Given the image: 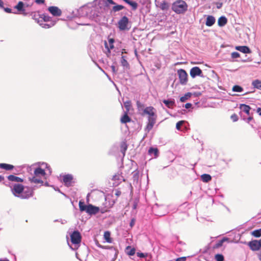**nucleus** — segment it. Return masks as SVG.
I'll return each instance as SVG.
<instances>
[{
    "label": "nucleus",
    "instance_id": "f257e3e1",
    "mask_svg": "<svg viewBox=\"0 0 261 261\" xmlns=\"http://www.w3.org/2000/svg\"><path fill=\"white\" fill-rule=\"evenodd\" d=\"M188 5L183 0H177L172 6V10L177 14L184 13L188 10Z\"/></svg>",
    "mask_w": 261,
    "mask_h": 261
},
{
    "label": "nucleus",
    "instance_id": "f03ea898",
    "mask_svg": "<svg viewBox=\"0 0 261 261\" xmlns=\"http://www.w3.org/2000/svg\"><path fill=\"white\" fill-rule=\"evenodd\" d=\"M13 194L16 197H20L21 194L24 190V187L20 184H15L10 186Z\"/></svg>",
    "mask_w": 261,
    "mask_h": 261
},
{
    "label": "nucleus",
    "instance_id": "7ed1b4c3",
    "mask_svg": "<svg viewBox=\"0 0 261 261\" xmlns=\"http://www.w3.org/2000/svg\"><path fill=\"white\" fill-rule=\"evenodd\" d=\"M177 74L179 76V82L181 85H186L188 82V74L187 72L182 69L177 70Z\"/></svg>",
    "mask_w": 261,
    "mask_h": 261
},
{
    "label": "nucleus",
    "instance_id": "20e7f679",
    "mask_svg": "<svg viewBox=\"0 0 261 261\" xmlns=\"http://www.w3.org/2000/svg\"><path fill=\"white\" fill-rule=\"evenodd\" d=\"M71 241L73 244H79L81 242V235L78 231H74L70 236Z\"/></svg>",
    "mask_w": 261,
    "mask_h": 261
},
{
    "label": "nucleus",
    "instance_id": "39448f33",
    "mask_svg": "<svg viewBox=\"0 0 261 261\" xmlns=\"http://www.w3.org/2000/svg\"><path fill=\"white\" fill-rule=\"evenodd\" d=\"M33 190L31 188L26 187L21 194L19 197L22 199H28L33 196Z\"/></svg>",
    "mask_w": 261,
    "mask_h": 261
},
{
    "label": "nucleus",
    "instance_id": "423d86ee",
    "mask_svg": "<svg viewBox=\"0 0 261 261\" xmlns=\"http://www.w3.org/2000/svg\"><path fill=\"white\" fill-rule=\"evenodd\" d=\"M155 112V109L153 107H147L143 110V113L142 115H148V118H150L151 117L156 118Z\"/></svg>",
    "mask_w": 261,
    "mask_h": 261
},
{
    "label": "nucleus",
    "instance_id": "0eeeda50",
    "mask_svg": "<svg viewBox=\"0 0 261 261\" xmlns=\"http://www.w3.org/2000/svg\"><path fill=\"white\" fill-rule=\"evenodd\" d=\"M116 201L115 200L113 199H110L109 197H107L106 199V206H105V209H102L101 211V213H104L107 212L109 211V210L112 208L114 204L115 203Z\"/></svg>",
    "mask_w": 261,
    "mask_h": 261
},
{
    "label": "nucleus",
    "instance_id": "6e6552de",
    "mask_svg": "<svg viewBox=\"0 0 261 261\" xmlns=\"http://www.w3.org/2000/svg\"><path fill=\"white\" fill-rule=\"evenodd\" d=\"M128 23V18L124 16L118 21V27L120 30H125L128 29L127 28V25Z\"/></svg>",
    "mask_w": 261,
    "mask_h": 261
},
{
    "label": "nucleus",
    "instance_id": "1a4fd4ad",
    "mask_svg": "<svg viewBox=\"0 0 261 261\" xmlns=\"http://www.w3.org/2000/svg\"><path fill=\"white\" fill-rule=\"evenodd\" d=\"M190 74L192 78H195L196 76L202 77V71L198 67H194L192 68L190 71Z\"/></svg>",
    "mask_w": 261,
    "mask_h": 261
},
{
    "label": "nucleus",
    "instance_id": "9d476101",
    "mask_svg": "<svg viewBox=\"0 0 261 261\" xmlns=\"http://www.w3.org/2000/svg\"><path fill=\"white\" fill-rule=\"evenodd\" d=\"M251 250L252 251H257L259 250L260 248V240H253L250 241L248 244Z\"/></svg>",
    "mask_w": 261,
    "mask_h": 261
},
{
    "label": "nucleus",
    "instance_id": "9b49d317",
    "mask_svg": "<svg viewBox=\"0 0 261 261\" xmlns=\"http://www.w3.org/2000/svg\"><path fill=\"white\" fill-rule=\"evenodd\" d=\"M48 10L54 16H60L62 14V11L56 6L49 7Z\"/></svg>",
    "mask_w": 261,
    "mask_h": 261
},
{
    "label": "nucleus",
    "instance_id": "f8f14e48",
    "mask_svg": "<svg viewBox=\"0 0 261 261\" xmlns=\"http://www.w3.org/2000/svg\"><path fill=\"white\" fill-rule=\"evenodd\" d=\"M86 213L89 215H95L98 213L99 211V208L98 207L94 206L92 204L88 205L87 207Z\"/></svg>",
    "mask_w": 261,
    "mask_h": 261
},
{
    "label": "nucleus",
    "instance_id": "ddd939ff",
    "mask_svg": "<svg viewBox=\"0 0 261 261\" xmlns=\"http://www.w3.org/2000/svg\"><path fill=\"white\" fill-rule=\"evenodd\" d=\"M156 118L155 117H150L148 118V123L145 128V131L149 132L153 127Z\"/></svg>",
    "mask_w": 261,
    "mask_h": 261
},
{
    "label": "nucleus",
    "instance_id": "4468645a",
    "mask_svg": "<svg viewBox=\"0 0 261 261\" xmlns=\"http://www.w3.org/2000/svg\"><path fill=\"white\" fill-rule=\"evenodd\" d=\"M46 173L44 169L40 167L37 168L34 170V175L38 177H44Z\"/></svg>",
    "mask_w": 261,
    "mask_h": 261
},
{
    "label": "nucleus",
    "instance_id": "2eb2a0df",
    "mask_svg": "<svg viewBox=\"0 0 261 261\" xmlns=\"http://www.w3.org/2000/svg\"><path fill=\"white\" fill-rule=\"evenodd\" d=\"M73 177L72 175L69 174L65 175L63 177V180L65 185L67 186H70L71 185Z\"/></svg>",
    "mask_w": 261,
    "mask_h": 261
},
{
    "label": "nucleus",
    "instance_id": "dca6fc26",
    "mask_svg": "<svg viewBox=\"0 0 261 261\" xmlns=\"http://www.w3.org/2000/svg\"><path fill=\"white\" fill-rule=\"evenodd\" d=\"M236 49L245 54H250L251 52L250 48L246 46H238L236 47Z\"/></svg>",
    "mask_w": 261,
    "mask_h": 261
},
{
    "label": "nucleus",
    "instance_id": "f3484780",
    "mask_svg": "<svg viewBox=\"0 0 261 261\" xmlns=\"http://www.w3.org/2000/svg\"><path fill=\"white\" fill-rule=\"evenodd\" d=\"M9 180L11 181H15L17 182H22L23 181V179L19 177L16 176L14 175H10L7 177Z\"/></svg>",
    "mask_w": 261,
    "mask_h": 261
},
{
    "label": "nucleus",
    "instance_id": "a211bd4d",
    "mask_svg": "<svg viewBox=\"0 0 261 261\" xmlns=\"http://www.w3.org/2000/svg\"><path fill=\"white\" fill-rule=\"evenodd\" d=\"M0 168L3 169L6 171H11L14 168V166L11 164L0 163Z\"/></svg>",
    "mask_w": 261,
    "mask_h": 261
},
{
    "label": "nucleus",
    "instance_id": "6ab92c4d",
    "mask_svg": "<svg viewBox=\"0 0 261 261\" xmlns=\"http://www.w3.org/2000/svg\"><path fill=\"white\" fill-rule=\"evenodd\" d=\"M14 8L17 9L18 12L24 13L25 9L24 8V3L22 2H19L17 5L14 7Z\"/></svg>",
    "mask_w": 261,
    "mask_h": 261
},
{
    "label": "nucleus",
    "instance_id": "aec40b11",
    "mask_svg": "<svg viewBox=\"0 0 261 261\" xmlns=\"http://www.w3.org/2000/svg\"><path fill=\"white\" fill-rule=\"evenodd\" d=\"M215 22V19L213 16H208L206 18L205 24L208 27L213 25Z\"/></svg>",
    "mask_w": 261,
    "mask_h": 261
},
{
    "label": "nucleus",
    "instance_id": "412c9836",
    "mask_svg": "<svg viewBox=\"0 0 261 261\" xmlns=\"http://www.w3.org/2000/svg\"><path fill=\"white\" fill-rule=\"evenodd\" d=\"M128 112H125L124 115L121 118L120 121L122 123H126L130 122L131 118L128 116Z\"/></svg>",
    "mask_w": 261,
    "mask_h": 261
},
{
    "label": "nucleus",
    "instance_id": "4be33fe9",
    "mask_svg": "<svg viewBox=\"0 0 261 261\" xmlns=\"http://www.w3.org/2000/svg\"><path fill=\"white\" fill-rule=\"evenodd\" d=\"M159 5V7L162 10H167L169 8V5L165 1H162Z\"/></svg>",
    "mask_w": 261,
    "mask_h": 261
},
{
    "label": "nucleus",
    "instance_id": "5701e85b",
    "mask_svg": "<svg viewBox=\"0 0 261 261\" xmlns=\"http://www.w3.org/2000/svg\"><path fill=\"white\" fill-rule=\"evenodd\" d=\"M227 22V18L224 16H221L220 17L218 21V25L220 27L224 26L225 25Z\"/></svg>",
    "mask_w": 261,
    "mask_h": 261
},
{
    "label": "nucleus",
    "instance_id": "b1692460",
    "mask_svg": "<svg viewBox=\"0 0 261 261\" xmlns=\"http://www.w3.org/2000/svg\"><path fill=\"white\" fill-rule=\"evenodd\" d=\"M201 179L203 182H208L212 179V177L210 174H203L201 176Z\"/></svg>",
    "mask_w": 261,
    "mask_h": 261
},
{
    "label": "nucleus",
    "instance_id": "393cba45",
    "mask_svg": "<svg viewBox=\"0 0 261 261\" xmlns=\"http://www.w3.org/2000/svg\"><path fill=\"white\" fill-rule=\"evenodd\" d=\"M240 109L245 113H246L247 115L249 114V112L251 109L250 106L245 105L242 104L240 105Z\"/></svg>",
    "mask_w": 261,
    "mask_h": 261
},
{
    "label": "nucleus",
    "instance_id": "a878e982",
    "mask_svg": "<svg viewBox=\"0 0 261 261\" xmlns=\"http://www.w3.org/2000/svg\"><path fill=\"white\" fill-rule=\"evenodd\" d=\"M56 21H51L48 23H40V25L42 26V28L45 29H48L50 28L56 24Z\"/></svg>",
    "mask_w": 261,
    "mask_h": 261
},
{
    "label": "nucleus",
    "instance_id": "bb28decb",
    "mask_svg": "<svg viewBox=\"0 0 261 261\" xmlns=\"http://www.w3.org/2000/svg\"><path fill=\"white\" fill-rule=\"evenodd\" d=\"M30 181L31 182H33L35 184H42L43 183V181L41 179V177H38L35 176L30 178Z\"/></svg>",
    "mask_w": 261,
    "mask_h": 261
},
{
    "label": "nucleus",
    "instance_id": "cd10ccee",
    "mask_svg": "<svg viewBox=\"0 0 261 261\" xmlns=\"http://www.w3.org/2000/svg\"><path fill=\"white\" fill-rule=\"evenodd\" d=\"M104 238L105 240L108 243H112V239L111 238V233L109 231H105L103 235Z\"/></svg>",
    "mask_w": 261,
    "mask_h": 261
},
{
    "label": "nucleus",
    "instance_id": "c85d7f7f",
    "mask_svg": "<svg viewBox=\"0 0 261 261\" xmlns=\"http://www.w3.org/2000/svg\"><path fill=\"white\" fill-rule=\"evenodd\" d=\"M127 149V144L126 143V142H122L120 145V150H121V152L122 153L123 156L125 155V151H126Z\"/></svg>",
    "mask_w": 261,
    "mask_h": 261
},
{
    "label": "nucleus",
    "instance_id": "c756f323",
    "mask_svg": "<svg viewBox=\"0 0 261 261\" xmlns=\"http://www.w3.org/2000/svg\"><path fill=\"white\" fill-rule=\"evenodd\" d=\"M87 207L88 205H85L84 201L82 200L79 201V208L81 212H86Z\"/></svg>",
    "mask_w": 261,
    "mask_h": 261
},
{
    "label": "nucleus",
    "instance_id": "7c9ffc66",
    "mask_svg": "<svg viewBox=\"0 0 261 261\" xmlns=\"http://www.w3.org/2000/svg\"><path fill=\"white\" fill-rule=\"evenodd\" d=\"M252 85L254 88L261 90V81L258 80H254L252 82Z\"/></svg>",
    "mask_w": 261,
    "mask_h": 261
},
{
    "label": "nucleus",
    "instance_id": "2f4dec72",
    "mask_svg": "<svg viewBox=\"0 0 261 261\" xmlns=\"http://www.w3.org/2000/svg\"><path fill=\"white\" fill-rule=\"evenodd\" d=\"M163 103L169 108H171L174 105V101L170 100H164Z\"/></svg>",
    "mask_w": 261,
    "mask_h": 261
},
{
    "label": "nucleus",
    "instance_id": "473e14b6",
    "mask_svg": "<svg viewBox=\"0 0 261 261\" xmlns=\"http://www.w3.org/2000/svg\"><path fill=\"white\" fill-rule=\"evenodd\" d=\"M109 42L110 43V48L108 47L107 43L106 42H105V47L108 49V50L110 52V49H112L114 47V46L113 45L114 40L112 38H111L109 40Z\"/></svg>",
    "mask_w": 261,
    "mask_h": 261
},
{
    "label": "nucleus",
    "instance_id": "72a5a7b5",
    "mask_svg": "<svg viewBox=\"0 0 261 261\" xmlns=\"http://www.w3.org/2000/svg\"><path fill=\"white\" fill-rule=\"evenodd\" d=\"M251 234L256 238L261 237V228L253 230L251 232Z\"/></svg>",
    "mask_w": 261,
    "mask_h": 261
},
{
    "label": "nucleus",
    "instance_id": "f704fd0d",
    "mask_svg": "<svg viewBox=\"0 0 261 261\" xmlns=\"http://www.w3.org/2000/svg\"><path fill=\"white\" fill-rule=\"evenodd\" d=\"M126 3L128 4L129 5H130L132 7V8L134 10H135L137 9L138 4L136 2H132L129 0H127V1L126 2Z\"/></svg>",
    "mask_w": 261,
    "mask_h": 261
},
{
    "label": "nucleus",
    "instance_id": "c9c22d12",
    "mask_svg": "<svg viewBox=\"0 0 261 261\" xmlns=\"http://www.w3.org/2000/svg\"><path fill=\"white\" fill-rule=\"evenodd\" d=\"M113 180L118 181H121V180L125 181L123 176L119 174H115L114 175L113 177Z\"/></svg>",
    "mask_w": 261,
    "mask_h": 261
},
{
    "label": "nucleus",
    "instance_id": "e433bc0d",
    "mask_svg": "<svg viewBox=\"0 0 261 261\" xmlns=\"http://www.w3.org/2000/svg\"><path fill=\"white\" fill-rule=\"evenodd\" d=\"M192 95L191 93L188 92L186 93L184 96L181 97L180 98V100L181 102H185L186 100L188 99Z\"/></svg>",
    "mask_w": 261,
    "mask_h": 261
},
{
    "label": "nucleus",
    "instance_id": "4c0bfd02",
    "mask_svg": "<svg viewBox=\"0 0 261 261\" xmlns=\"http://www.w3.org/2000/svg\"><path fill=\"white\" fill-rule=\"evenodd\" d=\"M40 18H42L44 22H50L51 21H54L50 16L45 14H42Z\"/></svg>",
    "mask_w": 261,
    "mask_h": 261
},
{
    "label": "nucleus",
    "instance_id": "58836bf2",
    "mask_svg": "<svg viewBox=\"0 0 261 261\" xmlns=\"http://www.w3.org/2000/svg\"><path fill=\"white\" fill-rule=\"evenodd\" d=\"M148 152L150 154L153 153L154 154V156L156 157L158 155L159 151L156 148H154L151 147L149 148Z\"/></svg>",
    "mask_w": 261,
    "mask_h": 261
},
{
    "label": "nucleus",
    "instance_id": "ea45409f",
    "mask_svg": "<svg viewBox=\"0 0 261 261\" xmlns=\"http://www.w3.org/2000/svg\"><path fill=\"white\" fill-rule=\"evenodd\" d=\"M124 107L126 109V112H128L132 107V103L129 100L126 101L124 103Z\"/></svg>",
    "mask_w": 261,
    "mask_h": 261
},
{
    "label": "nucleus",
    "instance_id": "a19ab883",
    "mask_svg": "<svg viewBox=\"0 0 261 261\" xmlns=\"http://www.w3.org/2000/svg\"><path fill=\"white\" fill-rule=\"evenodd\" d=\"M121 63L122 66L123 67H128L129 66V64L127 62V60L125 59V56H122Z\"/></svg>",
    "mask_w": 261,
    "mask_h": 261
},
{
    "label": "nucleus",
    "instance_id": "79ce46f5",
    "mask_svg": "<svg viewBox=\"0 0 261 261\" xmlns=\"http://www.w3.org/2000/svg\"><path fill=\"white\" fill-rule=\"evenodd\" d=\"M124 6H123L122 5H118L114 6L112 8V10L114 12H117L122 10L123 9H124Z\"/></svg>",
    "mask_w": 261,
    "mask_h": 261
},
{
    "label": "nucleus",
    "instance_id": "37998d69",
    "mask_svg": "<svg viewBox=\"0 0 261 261\" xmlns=\"http://www.w3.org/2000/svg\"><path fill=\"white\" fill-rule=\"evenodd\" d=\"M243 90V88L239 85H235L232 87V91L234 92H242Z\"/></svg>",
    "mask_w": 261,
    "mask_h": 261
},
{
    "label": "nucleus",
    "instance_id": "c03bdc74",
    "mask_svg": "<svg viewBox=\"0 0 261 261\" xmlns=\"http://www.w3.org/2000/svg\"><path fill=\"white\" fill-rule=\"evenodd\" d=\"M215 258L217 261H223L224 260L223 255L221 254H216Z\"/></svg>",
    "mask_w": 261,
    "mask_h": 261
},
{
    "label": "nucleus",
    "instance_id": "a18cd8bd",
    "mask_svg": "<svg viewBox=\"0 0 261 261\" xmlns=\"http://www.w3.org/2000/svg\"><path fill=\"white\" fill-rule=\"evenodd\" d=\"M224 240H225V239H223L219 241L218 242H217L215 244V245L214 246V248H218L221 247L223 245V242H224Z\"/></svg>",
    "mask_w": 261,
    "mask_h": 261
},
{
    "label": "nucleus",
    "instance_id": "49530a36",
    "mask_svg": "<svg viewBox=\"0 0 261 261\" xmlns=\"http://www.w3.org/2000/svg\"><path fill=\"white\" fill-rule=\"evenodd\" d=\"M127 250L130 249V250L127 252V254L129 255H133L135 253V249L134 248H132L128 246L126 248Z\"/></svg>",
    "mask_w": 261,
    "mask_h": 261
},
{
    "label": "nucleus",
    "instance_id": "de8ad7c7",
    "mask_svg": "<svg viewBox=\"0 0 261 261\" xmlns=\"http://www.w3.org/2000/svg\"><path fill=\"white\" fill-rule=\"evenodd\" d=\"M136 105L139 111L141 109H142L144 108V105L142 103H141L139 101H137Z\"/></svg>",
    "mask_w": 261,
    "mask_h": 261
},
{
    "label": "nucleus",
    "instance_id": "09e8293b",
    "mask_svg": "<svg viewBox=\"0 0 261 261\" xmlns=\"http://www.w3.org/2000/svg\"><path fill=\"white\" fill-rule=\"evenodd\" d=\"M231 119L233 122H236L238 120V117L236 114H233L231 116Z\"/></svg>",
    "mask_w": 261,
    "mask_h": 261
},
{
    "label": "nucleus",
    "instance_id": "8fccbe9b",
    "mask_svg": "<svg viewBox=\"0 0 261 261\" xmlns=\"http://www.w3.org/2000/svg\"><path fill=\"white\" fill-rule=\"evenodd\" d=\"M184 121H179L176 124V128L177 129L179 130L181 126L182 125Z\"/></svg>",
    "mask_w": 261,
    "mask_h": 261
},
{
    "label": "nucleus",
    "instance_id": "3c124183",
    "mask_svg": "<svg viewBox=\"0 0 261 261\" xmlns=\"http://www.w3.org/2000/svg\"><path fill=\"white\" fill-rule=\"evenodd\" d=\"M231 57L233 59L238 58L240 57V54L238 52H233L231 53Z\"/></svg>",
    "mask_w": 261,
    "mask_h": 261
},
{
    "label": "nucleus",
    "instance_id": "603ef678",
    "mask_svg": "<svg viewBox=\"0 0 261 261\" xmlns=\"http://www.w3.org/2000/svg\"><path fill=\"white\" fill-rule=\"evenodd\" d=\"M115 195L117 197H118L121 194V192L120 190H119L118 189H116L115 190Z\"/></svg>",
    "mask_w": 261,
    "mask_h": 261
},
{
    "label": "nucleus",
    "instance_id": "864d4df0",
    "mask_svg": "<svg viewBox=\"0 0 261 261\" xmlns=\"http://www.w3.org/2000/svg\"><path fill=\"white\" fill-rule=\"evenodd\" d=\"M138 200H137L134 202L133 205V209L135 210L137 208V205H138Z\"/></svg>",
    "mask_w": 261,
    "mask_h": 261
},
{
    "label": "nucleus",
    "instance_id": "5fc2aeb1",
    "mask_svg": "<svg viewBox=\"0 0 261 261\" xmlns=\"http://www.w3.org/2000/svg\"><path fill=\"white\" fill-rule=\"evenodd\" d=\"M35 2L37 4H43L45 2V0H35Z\"/></svg>",
    "mask_w": 261,
    "mask_h": 261
},
{
    "label": "nucleus",
    "instance_id": "6e6d98bb",
    "mask_svg": "<svg viewBox=\"0 0 261 261\" xmlns=\"http://www.w3.org/2000/svg\"><path fill=\"white\" fill-rule=\"evenodd\" d=\"M216 6H217V9H220L222 7V5H223V3H222L217 2V3H216Z\"/></svg>",
    "mask_w": 261,
    "mask_h": 261
},
{
    "label": "nucleus",
    "instance_id": "4d7b16f0",
    "mask_svg": "<svg viewBox=\"0 0 261 261\" xmlns=\"http://www.w3.org/2000/svg\"><path fill=\"white\" fill-rule=\"evenodd\" d=\"M186 257H179V258H178L176 261H186Z\"/></svg>",
    "mask_w": 261,
    "mask_h": 261
},
{
    "label": "nucleus",
    "instance_id": "13d9d810",
    "mask_svg": "<svg viewBox=\"0 0 261 261\" xmlns=\"http://www.w3.org/2000/svg\"><path fill=\"white\" fill-rule=\"evenodd\" d=\"M97 245L98 247L99 248H102V249H108L109 248V247H107V246H102L100 244H97Z\"/></svg>",
    "mask_w": 261,
    "mask_h": 261
},
{
    "label": "nucleus",
    "instance_id": "bf43d9fd",
    "mask_svg": "<svg viewBox=\"0 0 261 261\" xmlns=\"http://www.w3.org/2000/svg\"><path fill=\"white\" fill-rule=\"evenodd\" d=\"M135 220L134 219H132L130 223V226L131 227H133V226L135 225Z\"/></svg>",
    "mask_w": 261,
    "mask_h": 261
},
{
    "label": "nucleus",
    "instance_id": "052dcab7",
    "mask_svg": "<svg viewBox=\"0 0 261 261\" xmlns=\"http://www.w3.org/2000/svg\"><path fill=\"white\" fill-rule=\"evenodd\" d=\"M137 256L140 257H144L145 256L144 253L139 252L137 253Z\"/></svg>",
    "mask_w": 261,
    "mask_h": 261
},
{
    "label": "nucleus",
    "instance_id": "680f3d73",
    "mask_svg": "<svg viewBox=\"0 0 261 261\" xmlns=\"http://www.w3.org/2000/svg\"><path fill=\"white\" fill-rule=\"evenodd\" d=\"M191 107H192V104H191V103H187L185 105V108H186V109L190 108Z\"/></svg>",
    "mask_w": 261,
    "mask_h": 261
},
{
    "label": "nucleus",
    "instance_id": "e2e57ef3",
    "mask_svg": "<svg viewBox=\"0 0 261 261\" xmlns=\"http://www.w3.org/2000/svg\"><path fill=\"white\" fill-rule=\"evenodd\" d=\"M5 11L7 13H11V9L8 8H5Z\"/></svg>",
    "mask_w": 261,
    "mask_h": 261
},
{
    "label": "nucleus",
    "instance_id": "0e129e2a",
    "mask_svg": "<svg viewBox=\"0 0 261 261\" xmlns=\"http://www.w3.org/2000/svg\"><path fill=\"white\" fill-rule=\"evenodd\" d=\"M107 1L110 4L115 5V3L114 2V1L113 0H107Z\"/></svg>",
    "mask_w": 261,
    "mask_h": 261
},
{
    "label": "nucleus",
    "instance_id": "69168bd1",
    "mask_svg": "<svg viewBox=\"0 0 261 261\" xmlns=\"http://www.w3.org/2000/svg\"><path fill=\"white\" fill-rule=\"evenodd\" d=\"M5 178L3 176L0 175V182L3 181L4 180Z\"/></svg>",
    "mask_w": 261,
    "mask_h": 261
},
{
    "label": "nucleus",
    "instance_id": "338daca9",
    "mask_svg": "<svg viewBox=\"0 0 261 261\" xmlns=\"http://www.w3.org/2000/svg\"><path fill=\"white\" fill-rule=\"evenodd\" d=\"M257 112L259 113V115H261V108H258Z\"/></svg>",
    "mask_w": 261,
    "mask_h": 261
},
{
    "label": "nucleus",
    "instance_id": "774afa93",
    "mask_svg": "<svg viewBox=\"0 0 261 261\" xmlns=\"http://www.w3.org/2000/svg\"><path fill=\"white\" fill-rule=\"evenodd\" d=\"M3 5H4L3 2L2 0H0V7H3Z\"/></svg>",
    "mask_w": 261,
    "mask_h": 261
}]
</instances>
